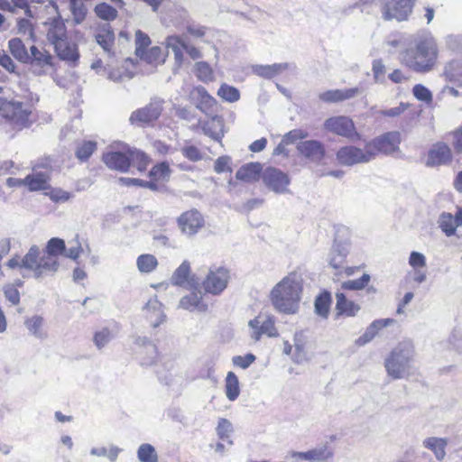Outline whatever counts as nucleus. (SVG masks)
<instances>
[{"label":"nucleus","mask_w":462,"mask_h":462,"mask_svg":"<svg viewBox=\"0 0 462 462\" xmlns=\"http://www.w3.org/2000/svg\"><path fill=\"white\" fill-rule=\"evenodd\" d=\"M439 58V47L429 32L417 33L401 52L402 62L417 73H428L434 69Z\"/></svg>","instance_id":"f257e3e1"},{"label":"nucleus","mask_w":462,"mask_h":462,"mask_svg":"<svg viewBox=\"0 0 462 462\" xmlns=\"http://www.w3.org/2000/svg\"><path fill=\"white\" fill-rule=\"evenodd\" d=\"M302 290L300 275L290 273L272 289L270 292L272 305L280 313L294 315L300 310Z\"/></svg>","instance_id":"f03ea898"},{"label":"nucleus","mask_w":462,"mask_h":462,"mask_svg":"<svg viewBox=\"0 0 462 462\" xmlns=\"http://www.w3.org/2000/svg\"><path fill=\"white\" fill-rule=\"evenodd\" d=\"M47 40L53 45L57 56L61 60L73 63L79 60L78 45L69 39L67 27L60 14L50 21Z\"/></svg>","instance_id":"7ed1b4c3"},{"label":"nucleus","mask_w":462,"mask_h":462,"mask_svg":"<svg viewBox=\"0 0 462 462\" xmlns=\"http://www.w3.org/2000/svg\"><path fill=\"white\" fill-rule=\"evenodd\" d=\"M415 350L411 341L400 342L384 360L387 374L394 380L408 377L411 374Z\"/></svg>","instance_id":"20e7f679"},{"label":"nucleus","mask_w":462,"mask_h":462,"mask_svg":"<svg viewBox=\"0 0 462 462\" xmlns=\"http://www.w3.org/2000/svg\"><path fill=\"white\" fill-rule=\"evenodd\" d=\"M39 97L29 94V101L22 102L15 99L5 100L1 103L0 113L14 127L22 129L31 125L30 116L32 107L34 102H38Z\"/></svg>","instance_id":"39448f33"},{"label":"nucleus","mask_w":462,"mask_h":462,"mask_svg":"<svg viewBox=\"0 0 462 462\" xmlns=\"http://www.w3.org/2000/svg\"><path fill=\"white\" fill-rule=\"evenodd\" d=\"M351 243L348 239H340L337 236L328 254V265L336 272L335 275H345L346 277L355 273L357 267H350L346 265V257L349 254Z\"/></svg>","instance_id":"423d86ee"},{"label":"nucleus","mask_w":462,"mask_h":462,"mask_svg":"<svg viewBox=\"0 0 462 462\" xmlns=\"http://www.w3.org/2000/svg\"><path fill=\"white\" fill-rule=\"evenodd\" d=\"M38 245H32L25 255L22 258V267L32 271L36 280H41L48 275H54L53 266L55 263L46 259L42 254L40 256Z\"/></svg>","instance_id":"0eeeda50"},{"label":"nucleus","mask_w":462,"mask_h":462,"mask_svg":"<svg viewBox=\"0 0 462 462\" xmlns=\"http://www.w3.org/2000/svg\"><path fill=\"white\" fill-rule=\"evenodd\" d=\"M336 159L340 165L351 167L374 161V153L368 147L367 143H365L364 148L350 144L340 147L336 153Z\"/></svg>","instance_id":"6e6552de"},{"label":"nucleus","mask_w":462,"mask_h":462,"mask_svg":"<svg viewBox=\"0 0 462 462\" xmlns=\"http://www.w3.org/2000/svg\"><path fill=\"white\" fill-rule=\"evenodd\" d=\"M380 10L384 21H407L412 13L414 0H380Z\"/></svg>","instance_id":"1a4fd4ad"},{"label":"nucleus","mask_w":462,"mask_h":462,"mask_svg":"<svg viewBox=\"0 0 462 462\" xmlns=\"http://www.w3.org/2000/svg\"><path fill=\"white\" fill-rule=\"evenodd\" d=\"M230 280V271L224 266L212 265L202 282L206 293L215 296L220 295Z\"/></svg>","instance_id":"9d476101"},{"label":"nucleus","mask_w":462,"mask_h":462,"mask_svg":"<svg viewBox=\"0 0 462 462\" xmlns=\"http://www.w3.org/2000/svg\"><path fill=\"white\" fill-rule=\"evenodd\" d=\"M324 129L350 141L359 140L361 134L356 131L354 121L346 116H332L325 120Z\"/></svg>","instance_id":"9b49d317"},{"label":"nucleus","mask_w":462,"mask_h":462,"mask_svg":"<svg viewBox=\"0 0 462 462\" xmlns=\"http://www.w3.org/2000/svg\"><path fill=\"white\" fill-rule=\"evenodd\" d=\"M401 134L397 131L387 132L367 142V145L374 153V160L379 153L392 154L399 149Z\"/></svg>","instance_id":"f8f14e48"},{"label":"nucleus","mask_w":462,"mask_h":462,"mask_svg":"<svg viewBox=\"0 0 462 462\" xmlns=\"http://www.w3.org/2000/svg\"><path fill=\"white\" fill-rule=\"evenodd\" d=\"M262 180L267 189L276 194L290 193L291 180L287 173L274 167H267L262 173Z\"/></svg>","instance_id":"ddd939ff"},{"label":"nucleus","mask_w":462,"mask_h":462,"mask_svg":"<svg viewBox=\"0 0 462 462\" xmlns=\"http://www.w3.org/2000/svg\"><path fill=\"white\" fill-rule=\"evenodd\" d=\"M53 60V56L44 48L32 45L29 48L28 60L24 64L29 65L34 74L42 75L52 68Z\"/></svg>","instance_id":"4468645a"},{"label":"nucleus","mask_w":462,"mask_h":462,"mask_svg":"<svg viewBox=\"0 0 462 462\" xmlns=\"http://www.w3.org/2000/svg\"><path fill=\"white\" fill-rule=\"evenodd\" d=\"M162 111V101L152 100L146 106L134 111L130 116L133 125L143 126L155 121Z\"/></svg>","instance_id":"2eb2a0df"},{"label":"nucleus","mask_w":462,"mask_h":462,"mask_svg":"<svg viewBox=\"0 0 462 462\" xmlns=\"http://www.w3.org/2000/svg\"><path fill=\"white\" fill-rule=\"evenodd\" d=\"M181 232L189 236L196 235L205 224L201 213L198 209H190L183 212L177 219Z\"/></svg>","instance_id":"dca6fc26"},{"label":"nucleus","mask_w":462,"mask_h":462,"mask_svg":"<svg viewBox=\"0 0 462 462\" xmlns=\"http://www.w3.org/2000/svg\"><path fill=\"white\" fill-rule=\"evenodd\" d=\"M248 326L252 330L251 337L255 341L260 340L263 335H267L270 337L278 336L274 320L270 316H257L249 321Z\"/></svg>","instance_id":"f3484780"},{"label":"nucleus","mask_w":462,"mask_h":462,"mask_svg":"<svg viewBox=\"0 0 462 462\" xmlns=\"http://www.w3.org/2000/svg\"><path fill=\"white\" fill-rule=\"evenodd\" d=\"M296 148L301 156L315 163H319L326 154L324 144L318 140L301 141Z\"/></svg>","instance_id":"a211bd4d"},{"label":"nucleus","mask_w":462,"mask_h":462,"mask_svg":"<svg viewBox=\"0 0 462 462\" xmlns=\"http://www.w3.org/2000/svg\"><path fill=\"white\" fill-rule=\"evenodd\" d=\"M451 161L452 152L450 148L444 143H437L428 152L426 165L436 167L448 164Z\"/></svg>","instance_id":"6ab92c4d"},{"label":"nucleus","mask_w":462,"mask_h":462,"mask_svg":"<svg viewBox=\"0 0 462 462\" xmlns=\"http://www.w3.org/2000/svg\"><path fill=\"white\" fill-rule=\"evenodd\" d=\"M134 343L141 349L139 352L141 365L146 366L153 365L158 357L156 346L144 336H137Z\"/></svg>","instance_id":"aec40b11"},{"label":"nucleus","mask_w":462,"mask_h":462,"mask_svg":"<svg viewBox=\"0 0 462 462\" xmlns=\"http://www.w3.org/2000/svg\"><path fill=\"white\" fill-rule=\"evenodd\" d=\"M363 92L364 89L359 87L345 89H331L320 93L319 98L325 103H337L354 98Z\"/></svg>","instance_id":"412c9836"},{"label":"nucleus","mask_w":462,"mask_h":462,"mask_svg":"<svg viewBox=\"0 0 462 462\" xmlns=\"http://www.w3.org/2000/svg\"><path fill=\"white\" fill-rule=\"evenodd\" d=\"M287 69L295 70L296 65L294 63L283 62L271 65H254L252 67V71L255 75L265 79H272Z\"/></svg>","instance_id":"4be33fe9"},{"label":"nucleus","mask_w":462,"mask_h":462,"mask_svg":"<svg viewBox=\"0 0 462 462\" xmlns=\"http://www.w3.org/2000/svg\"><path fill=\"white\" fill-rule=\"evenodd\" d=\"M290 456L300 460L320 462L331 458L333 451L328 445H323L306 452L291 451Z\"/></svg>","instance_id":"5701e85b"},{"label":"nucleus","mask_w":462,"mask_h":462,"mask_svg":"<svg viewBox=\"0 0 462 462\" xmlns=\"http://www.w3.org/2000/svg\"><path fill=\"white\" fill-rule=\"evenodd\" d=\"M179 307L189 311L206 312L208 304L205 302L203 293L199 290H195L180 299Z\"/></svg>","instance_id":"b1692460"},{"label":"nucleus","mask_w":462,"mask_h":462,"mask_svg":"<svg viewBox=\"0 0 462 462\" xmlns=\"http://www.w3.org/2000/svg\"><path fill=\"white\" fill-rule=\"evenodd\" d=\"M95 37L97 44L103 49L108 57H113L115 54L113 46L115 43L116 36L111 25L108 23L100 25L97 28V32Z\"/></svg>","instance_id":"393cba45"},{"label":"nucleus","mask_w":462,"mask_h":462,"mask_svg":"<svg viewBox=\"0 0 462 462\" xmlns=\"http://www.w3.org/2000/svg\"><path fill=\"white\" fill-rule=\"evenodd\" d=\"M66 251V245L63 239L59 237L51 238L46 245L43 255L48 261L53 262V271L56 273L60 268L59 255H63Z\"/></svg>","instance_id":"a878e982"},{"label":"nucleus","mask_w":462,"mask_h":462,"mask_svg":"<svg viewBox=\"0 0 462 462\" xmlns=\"http://www.w3.org/2000/svg\"><path fill=\"white\" fill-rule=\"evenodd\" d=\"M104 163L111 170L125 172L129 169L127 153L121 152H107L103 154Z\"/></svg>","instance_id":"bb28decb"},{"label":"nucleus","mask_w":462,"mask_h":462,"mask_svg":"<svg viewBox=\"0 0 462 462\" xmlns=\"http://www.w3.org/2000/svg\"><path fill=\"white\" fill-rule=\"evenodd\" d=\"M308 337L304 331H297L293 337L294 353L292 360L296 364H303L310 360L307 351Z\"/></svg>","instance_id":"cd10ccee"},{"label":"nucleus","mask_w":462,"mask_h":462,"mask_svg":"<svg viewBox=\"0 0 462 462\" xmlns=\"http://www.w3.org/2000/svg\"><path fill=\"white\" fill-rule=\"evenodd\" d=\"M263 171L260 162H248L237 170L236 178L245 182H254L262 178Z\"/></svg>","instance_id":"c85d7f7f"},{"label":"nucleus","mask_w":462,"mask_h":462,"mask_svg":"<svg viewBox=\"0 0 462 462\" xmlns=\"http://www.w3.org/2000/svg\"><path fill=\"white\" fill-rule=\"evenodd\" d=\"M185 42L178 35H170L165 39V46L168 50H171L174 53L175 64L173 72L181 67L184 61L183 50Z\"/></svg>","instance_id":"c756f323"},{"label":"nucleus","mask_w":462,"mask_h":462,"mask_svg":"<svg viewBox=\"0 0 462 462\" xmlns=\"http://www.w3.org/2000/svg\"><path fill=\"white\" fill-rule=\"evenodd\" d=\"M145 310L147 311V319L153 328L165 321L166 315L163 312L162 304L156 298L148 300Z\"/></svg>","instance_id":"7c9ffc66"},{"label":"nucleus","mask_w":462,"mask_h":462,"mask_svg":"<svg viewBox=\"0 0 462 462\" xmlns=\"http://www.w3.org/2000/svg\"><path fill=\"white\" fill-rule=\"evenodd\" d=\"M448 444L447 439L438 437L426 438L422 442L423 447L432 451L438 461H442L445 458Z\"/></svg>","instance_id":"2f4dec72"},{"label":"nucleus","mask_w":462,"mask_h":462,"mask_svg":"<svg viewBox=\"0 0 462 462\" xmlns=\"http://www.w3.org/2000/svg\"><path fill=\"white\" fill-rule=\"evenodd\" d=\"M336 310L338 315L355 317L360 310V306L352 300H348L343 292L336 293Z\"/></svg>","instance_id":"473e14b6"},{"label":"nucleus","mask_w":462,"mask_h":462,"mask_svg":"<svg viewBox=\"0 0 462 462\" xmlns=\"http://www.w3.org/2000/svg\"><path fill=\"white\" fill-rule=\"evenodd\" d=\"M49 177L44 172H36L25 177V186L31 191L45 190L49 188Z\"/></svg>","instance_id":"72a5a7b5"},{"label":"nucleus","mask_w":462,"mask_h":462,"mask_svg":"<svg viewBox=\"0 0 462 462\" xmlns=\"http://www.w3.org/2000/svg\"><path fill=\"white\" fill-rule=\"evenodd\" d=\"M190 273V265L188 261H184L174 272L171 276V282L174 285L182 286L185 283L190 285V287H194L193 280L189 281V275Z\"/></svg>","instance_id":"f704fd0d"},{"label":"nucleus","mask_w":462,"mask_h":462,"mask_svg":"<svg viewBox=\"0 0 462 462\" xmlns=\"http://www.w3.org/2000/svg\"><path fill=\"white\" fill-rule=\"evenodd\" d=\"M44 319L42 316L34 315L24 320V325L29 332L37 338L43 339L47 337L46 332L42 329Z\"/></svg>","instance_id":"c9c22d12"},{"label":"nucleus","mask_w":462,"mask_h":462,"mask_svg":"<svg viewBox=\"0 0 462 462\" xmlns=\"http://www.w3.org/2000/svg\"><path fill=\"white\" fill-rule=\"evenodd\" d=\"M331 304V295L328 291H325L317 296L314 307L315 312L318 316L327 319L329 314Z\"/></svg>","instance_id":"e433bc0d"},{"label":"nucleus","mask_w":462,"mask_h":462,"mask_svg":"<svg viewBox=\"0 0 462 462\" xmlns=\"http://www.w3.org/2000/svg\"><path fill=\"white\" fill-rule=\"evenodd\" d=\"M8 48L12 55L20 62L28 60L29 51L20 38H13L8 42Z\"/></svg>","instance_id":"4c0bfd02"},{"label":"nucleus","mask_w":462,"mask_h":462,"mask_svg":"<svg viewBox=\"0 0 462 462\" xmlns=\"http://www.w3.org/2000/svg\"><path fill=\"white\" fill-rule=\"evenodd\" d=\"M127 157L129 159V167L133 165L136 167L139 171L146 170L149 158L143 152L137 149H129L127 151Z\"/></svg>","instance_id":"58836bf2"},{"label":"nucleus","mask_w":462,"mask_h":462,"mask_svg":"<svg viewBox=\"0 0 462 462\" xmlns=\"http://www.w3.org/2000/svg\"><path fill=\"white\" fill-rule=\"evenodd\" d=\"M196 92L199 99L197 108L204 113L211 111L216 105L215 98L208 93L204 87H198Z\"/></svg>","instance_id":"ea45409f"},{"label":"nucleus","mask_w":462,"mask_h":462,"mask_svg":"<svg viewBox=\"0 0 462 462\" xmlns=\"http://www.w3.org/2000/svg\"><path fill=\"white\" fill-rule=\"evenodd\" d=\"M226 395L231 402L237 399L240 394L238 377L233 372H228L226 377Z\"/></svg>","instance_id":"a19ab883"},{"label":"nucleus","mask_w":462,"mask_h":462,"mask_svg":"<svg viewBox=\"0 0 462 462\" xmlns=\"http://www.w3.org/2000/svg\"><path fill=\"white\" fill-rule=\"evenodd\" d=\"M69 10L72 14V21L75 25L81 24L85 21L88 9L83 2L79 0H69Z\"/></svg>","instance_id":"79ce46f5"},{"label":"nucleus","mask_w":462,"mask_h":462,"mask_svg":"<svg viewBox=\"0 0 462 462\" xmlns=\"http://www.w3.org/2000/svg\"><path fill=\"white\" fill-rule=\"evenodd\" d=\"M141 60L146 61L149 64H162L165 61V56L162 50L158 46H153L149 50H146L138 56Z\"/></svg>","instance_id":"37998d69"},{"label":"nucleus","mask_w":462,"mask_h":462,"mask_svg":"<svg viewBox=\"0 0 462 462\" xmlns=\"http://www.w3.org/2000/svg\"><path fill=\"white\" fill-rule=\"evenodd\" d=\"M136 265L141 273H152L158 265L156 257L150 254H141L137 257Z\"/></svg>","instance_id":"c03bdc74"},{"label":"nucleus","mask_w":462,"mask_h":462,"mask_svg":"<svg viewBox=\"0 0 462 462\" xmlns=\"http://www.w3.org/2000/svg\"><path fill=\"white\" fill-rule=\"evenodd\" d=\"M137 457L140 462H158V454L154 447L149 443H143L137 449Z\"/></svg>","instance_id":"a18cd8bd"},{"label":"nucleus","mask_w":462,"mask_h":462,"mask_svg":"<svg viewBox=\"0 0 462 462\" xmlns=\"http://www.w3.org/2000/svg\"><path fill=\"white\" fill-rule=\"evenodd\" d=\"M171 171L167 162L155 164L149 171V176L154 180H168Z\"/></svg>","instance_id":"49530a36"},{"label":"nucleus","mask_w":462,"mask_h":462,"mask_svg":"<svg viewBox=\"0 0 462 462\" xmlns=\"http://www.w3.org/2000/svg\"><path fill=\"white\" fill-rule=\"evenodd\" d=\"M195 75L204 83H208L214 80L213 69L206 61H199L195 64Z\"/></svg>","instance_id":"de8ad7c7"},{"label":"nucleus","mask_w":462,"mask_h":462,"mask_svg":"<svg viewBox=\"0 0 462 462\" xmlns=\"http://www.w3.org/2000/svg\"><path fill=\"white\" fill-rule=\"evenodd\" d=\"M96 15L104 21H114L117 17V10L106 3H100L94 8Z\"/></svg>","instance_id":"09e8293b"},{"label":"nucleus","mask_w":462,"mask_h":462,"mask_svg":"<svg viewBox=\"0 0 462 462\" xmlns=\"http://www.w3.org/2000/svg\"><path fill=\"white\" fill-rule=\"evenodd\" d=\"M439 226L447 236L455 235L457 225L454 217L450 213L443 212L439 216Z\"/></svg>","instance_id":"8fccbe9b"},{"label":"nucleus","mask_w":462,"mask_h":462,"mask_svg":"<svg viewBox=\"0 0 462 462\" xmlns=\"http://www.w3.org/2000/svg\"><path fill=\"white\" fill-rule=\"evenodd\" d=\"M444 73L451 81H462V62L453 60L446 65Z\"/></svg>","instance_id":"3c124183"},{"label":"nucleus","mask_w":462,"mask_h":462,"mask_svg":"<svg viewBox=\"0 0 462 462\" xmlns=\"http://www.w3.org/2000/svg\"><path fill=\"white\" fill-rule=\"evenodd\" d=\"M107 74L108 79L114 82H120L125 79H131L133 78V73L127 70L125 67H117L111 68V66L107 65Z\"/></svg>","instance_id":"603ef678"},{"label":"nucleus","mask_w":462,"mask_h":462,"mask_svg":"<svg viewBox=\"0 0 462 462\" xmlns=\"http://www.w3.org/2000/svg\"><path fill=\"white\" fill-rule=\"evenodd\" d=\"M217 95L223 100L230 103L236 102L240 98L239 90L236 88L225 83L218 88Z\"/></svg>","instance_id":"864d4df0"},{"label":"nucleus","mask_w":462,"mask_h":462,"mask_svg":"<svg viewBox=\"0 0 462 462\" xmlns=\"http://www.w3.org/2000/svg\"><path fill=\"white\" fill-rule=\"evenodd\" d=\"M216 430L220 439L226 440L230 445L233 444V441L230 439V435L233 432V425L228 420L221 418L218 420Z\"/></svg>","instance_id":"5fc2aeb1"},{"label":"nucleus","mask_w":462,"mask_h":462,"mask_svg":"<svg viewBox=\"0 0 462 462\" xmlns=\"http://www.w3.org/2000/svg\"><path fill=\"white\" fill-rule=\"evenodd\" d=\"M97 148V143L93 141H84L80 143L76 150V157L81 161L85 162L88 160V158L92 155L94 151Z\"/></svg>","instance_id":"6e6d98bb"},{"label":"nucleus","mask_w":462,"mask_h":462,"mask_svg":"<svg viewBox=\"0 0 462 462\" xmlns=\"http://www.w3.org/2000/svg\"><path fill=\"white\" fill-rule=\"evenodd\" d=\"M370 280V275L367 273H364L359 279L349 280L342 282L341 288L343 290L360 291L367 286Z\"/></svg>","instance_id":"4d7b16f0"},{"label":"nucleus","mask_w":462,"mask_h":462,"mask_svg":"<svg viewBox=\"0 0 462 462\" xmlns=\"http://www.w3.org/2000/svg\"><path fill=\"white\" fill-rule=\"evenodd\" d=\"M151 44V39L141 30L135 32V55L138 57L146 51L147 47Z\"/></svg>","instance_id":"13d9d810"},{"label":"nucleus","mask_w":462,"mask_h":462,"mask_svg":"<svg viewBox=\"0 0 462 462\" xmlns=\"http://www.w3.org/2000/svg\"><path fill=\"white\" fill-rule=\"evenodd\" d=\"M412 94L418 100L425 102L426 104L432 102V93L422 84H416L412 88Z\"/></svg>","instance_id":"bf43d9fd"},{"label":"nucleus","mask_w":462,"mask_h":462,"mask_svg":"<svg viewBox=\"0 0 462 462\" xmlns=\"http://www.w3.org/2000/svg\"><path fill=\"white\" fill-rule=\"evenodd\" d=\"M112 337L111 331L107 328H103L95 333L94 343L98 349H101L110 342Z\"/></svg>","instance_id":"052dcab7"},{"label":"nucleus","mask_w":462,"mask_h":462,"mask_svg":"<svg viewBox=\"0 0 462 462\" xmlns=\"http://www.w3.org/2000/svg\"><path fill=\"white\" fill-rule=\"evenodd\" d=\"M4 295L12 305H18L20 303V292L14 284H5L3 287Z\"/></svg>","instance_id":"680f3d73"},{"label":"nucleus","mask_w":462,"mask_h":462,"mask_svg":"<svg viewBox=\"0 0 462 462\" xmlns=\"http://www.w3.org/2000/svg\"><path fill=\"white\" fill-rule=\"evenodd\" d=\"M372 70L376 83H383L385 81L386 69L382 60H374Z\"/></svg>","instance_id":"e2e57ef3"},{"label":"nucleus","mask_w":462,"mask_h":462,"mask_svg":"<svg viewBox=\"0 0 462 462\" xmlns=\"http://www.w3.org/2000/svg\"><path fill=\"white\" fill-rule=\"evenodd\" d=\"M70 246L64 252L63 255L67 258H69L73 261H78L80 256V254L83 252V248L81 244L79 243L78 237L69 242Z\"/></svg>","instance_id":"0e129e2a"},{"label":"nucleus","mask_w":462,"mask_h":462,"mask_svg":"<svg viewBox=\"0 0 462 462\" xmlns=\"http://www.w3.org/2000/svg\"><path fill=\"white\" fill-rule=\"evenodd\" d=\"M309 135L308 132L302 129H293L282 136V140L287 144H291L298 140H303Z\"/></svg>","instance_id":"69168bd1"},{"label":"nucleus","mask_w":462,"mask_h":462,"mask_svg":"<svg viewBox=\"0 0 462 462\" xmlns=\"http://www.w3.org/2000/svg\"><path fill=\"white\" fill-rule=\"evenodd\" d=\"M182 155L191 162H199L202 159V153L195 145H185L180 149Z\"/></svg>","instance_id":"338daca9"},{"label":"nucleus","mask_w":462,"mask_h":462,"mask_svg":"<svg viewBox=\"0 0 462 462\" xmlns=\"http://www.w3.org/2000/svg\"><path fill=\"white\" fill-rule=\"evenodd\" d=\"M231 158L229 156L224 155L218 157L214 164V171L217 173H223V172H231Z\"/></svg>","instance_id":"774afa93"}]
</instances>
